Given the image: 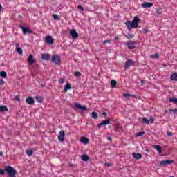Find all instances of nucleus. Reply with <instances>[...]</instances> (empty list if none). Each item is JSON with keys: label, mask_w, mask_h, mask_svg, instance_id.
<instances>
[{"label": "nucleus", "mask_w": 177, "mask_h": 177, "mask_svg": "<svg viewBox=\"0 0 177 177\" xmlns=\"http://www.w3.org/2000/svg\"><path fill=\"white\" fill-rule=\"evenodd\" d=\"M140 21V19L138 17H134L132 22L127 21L125 24L128 27L129 31L132 30V28H138L139 27V22Z\"/></svg>", "instance_id": "nucleus-1"}, {"label": "nucleus", "mask_w": 177, "mask_h": 177, "mask_svg": "<svg viewBox=\"0 0 177 177\" xmlns=\"http://www.w3.org/2000/svg\"><path fill=\"white\" fill-rule=\"evenodd\" d=\"M5 171L7 173L8 177H16L17 175V170L10 165L5 167Z\"/></svg>", "instance_id": "nucleus-2"}, {"label": "nucleus", "mask_w": 177, "mask_h": 177, "mask_svg": "<svg viewBox=\"0 0 177 177\" xmlns=\"http://www.w3.org/2000/svg\"><path fill=\"white\" fill-rule=\"evenodd\" d=\"M51 62H53V63H55V64H60V62H62V58H60V56L55 55L53 56Z\"/></svg>", "instance_id": "nucleus-3"}, {"label": "nucleus", "mask_w": 177, "mask_h": 177, "mask_svg": "<svg viewBox=\"0 0 177 177\" xmlns=\"http://www.w3.org/2000/svg\"><path fill=\"white\" fill-rule=\"evenodd\" d=\"M174 161L172 160H165L160 162V165L162 167H165V165H171V164H174Z\"/></svg>", "instance_id": "nucleus-4"}, {"label": "nucleus", "mask_w": 177, "mask_h": 177, "mask_svg": "<svg viewBox=\"0 0 177 177\" xmlns=\"http://www.w3.org/2000/svg\"><path fill=\"white\" fill-rule=\"evenodd\" d=\"M134 63L135 62L133 60L128 59L124 64L125 68H129V67H131V66H133Z\"/></svg>", "instance_id": "nucleus-5"}, {"label": "nucleus", "mask_w": 177, "mask_h": 177, "mask_svg": "<svg viewBox=\"0 0 177 177\" xmlns=\"http://www.w3.org/2000/svg\"><path fill=\"white\" fill-rule=\"evenodd\" d=\"M55 42V39L52 36H47L46 37V44H48V45H53Z\"/></svg>", "instance_id": "nucleus-6"}, {"label": "nucleus", "mask_w": 177, "mask_h": 177, "mask_svg": "<svg viewBox=\"0 0 177 177\" xmlns=\"http://www.w3.org/2000/svg\"><path fill=\"white\" fill-rule=\"evenodd\" d=\"M109 124H110V120H102V122L100 124H98V125L97 126V128H102V127H104L106 125H109Z\"/></svg>", "instance_id": "nucleus-7"}, {"label": "nucleus", "mask_w": 177, "mask_h": 177, "mask_svg": "<svg viewBox=\"0 0 177 177\" xmlns=\"http://www.w3.org/2000/svg\"><path fill=\"white\" fill-rule=\"evenodd\" d=\"M75 107L76 109H80V110H82V111H85L88 110V108H86V106H82V105L80 104V103H78V102L75 103Z\"/></svg>", "instance_id": "nucleus-8"}, {"label": "nucleus", "mask_w": 177, "mask_h": 177, "mask_svg": "<svg viewBox=\"0 0 177 177\" xmlns=\"http://www.w3.org/2000/svg\"><path fill=\"white\" fill-rule=\"evenodd\" d=\"M20 28L22 30L24 34H31L32 32L30 28L26 26H21Z\"/></svg>", "instance_id": "nucleus-9"}, {"label": "nucleus", "mask_w": 177, "mask_h": 177, "mask_svg": "<svg viewBox=\"0 0 177 177\" xmlns=\"http://www.w3.org/2000/svg\"><path fill=\"white\" fill-rule=\"evenodd\" d=\"M135 41H127L125 45L127 46L128 49H135Z\"/></svg>", "instance_id": "nucleus-10"}, {"label": "nucleus", "mask_w": 177, "mask_h": 177, "mask_svg": "<svg viewBox=\"0 0 177 177\" xmlns=\"http://www.w3.org/2000/svg\"><path fill=\"white\" fill-rule=\"evenodd\" d=\"M50 57H52L50 54L44 53L41 55V59L43 60H46V62H49V60H50Z\"/></svg>", "instance_id": "nucleus-11"}, {"label": "nucleus", "mask_w": 177, "mask_h": 177, "mask_svg": "<svg viewBox=\"0 0 177 177\" xmlns=\"http://www.w3.org/2000/svg\"><path fill=\"white\" fill-rule=\"evenodd\" d=\"M28 62L29 64H30V66H32V64H34V63H35V60L34 59V55H32V54L29 55Z\"/></svg>", "instance_id": "nucleus-12"}, {"label": "nucleus", "mask_w": 177, "mask_h": 177, "mask_svg": "<svg viewBox=\"0 0 177 177\" xmlns=\"http://www.w3.org/2000/svg\"><path fill=\"white\" fill-rule=\"evenodd\" d=\"M26 102L28 104H30V106H32L35 103V100L32 97L26 98Z\"/></svg>", "instance_id": "nucleus-13"}, {"label": "nucleus", "mask_w": 177, "mask_h": 177, "mask_svg": "<svg viewBox=\"0 0 177 177\" xmlns=\"http://www.w3.org/2000/svg\"><path fill=\"white\" fill-rule=\"evenodd\" d=\"M70 35H71V37L74 39L75 38H78L79 35H78V32H77V30H70Z\"/></svg>", "instance_id": "nucleus-14"}, {"label": "nucleus", "mask_w": 177, "mask_h": 177, "mask_svg": "<svg viewBox=\"0 0 177 177\" xmlns=\"http://www.w3.org/2000/svg\"><path fill=\"white\" fill-rule=\"evenodd\" d=\"M115 132H124V130L122 129V127H121V125L120 124H116L115 127Z\"/></svg>", "instance_id": "nucleus-15"}, {"label": "nucleus", "mask_w": 177, "mask_h": 177, "mask_svg": "<svg viewBox=\"0 0 177 177\" xmlns=\"http://www.w3.org/2000/svg\"><path fill=\"white\" fill-rule=\"evenodd\" d=\"M80 142L84 145H88L89 143V139L86 137H82L80 139Z\"/></svg>", "instance_id": "nucleus-16"}, {"label": "nucleus", "mask_w": 177, "mask_h": 177, "mask_svg": "<svg viewBox=\"0 0 177 177\" xmlns=\"http://www.w3.org/2000/svg\"><path fill=\"white\" fill-rule=\"evenodd\" d=\"M151 6H153V3L146 2L142 4V8H144L145 9L147 8H151Z\"/></svg>", "instance_id": "nucleus-17"}, {"label": "nucleus", "mask_w": 177, "mask_h": 177, "mask_svg": "<svg viewBox=\"0 0 177 177\" xmlns=\"http://www.w3.org/2000/svg\"><path fill=\"white\" fill-rule=\"evenodd\" d=\"M15 46L17 47V52L19 53V55H23V50L21 48L19 47V43L15 44Z\"/></svg>", "instance_id": "nucleus-18"}, {"label": "nucleus", "mask_w": 177, "mask_h": 177, "mask_svg": "<svg viewBox=\"0 0 177 177\" xmlns=\"http://www.w3.org/2000/svg\"><path fill=\"white\" fill-rule=\"evenodd\" d=\"M72 88H73V87L71 86V84L68 83L65 85L64 91V92H67V91L72 89Z\"/></svg>", "instance_id": "nucleus-19"}, {"label": "nucleus", "mask_w": 177, "mask_h": 177, "mask_svg": "<svg viewBox=\"0 0 177 177\" xmlns=\"http://www.w3.org/2000/svg\"><path fill=\"white\" fill-rule=\"evenodd\" d=\"M66 136L65 133H60L59 136H58V140L59 142H64V138Z\"/></svg>", "instance_id": "nucleus-20"}, {"label": "nucleus", "mask_w": 177, "mask_h": 177, "mask_svg": "<svg viewBox=\"0 0 177 177\" xmlns=\"http://www.w3.org/2000/svg\"><path fill=\"white\" fill-rule=\"evenodd\" d=\"M153 149L157 150L158 153H162V148L160 145H153Z\"/></svg>", "instance_id": "nucleus-21"}, {"label": "nucleus", "mask_w": 177, "mask_h": 177, "mask_svg": "<svg viewBox=\"0 0 177 177\" xmlns=\"http://www.w3.org/2000/svg\"><path fill=\"white\" fill-rule=\"evenodd\" d=\"M133 157L136 158V160H140L142 158V154L133 153Z\"/></svg>", "instance_id": "nucleus-22"}, {"label": "nucleus", "mask_w": 177, "mask_h": 177, "mask_svg": "<svg viewBox=\"0 0 177 177\" xmlns=\"http://www.w3.org/2000/svg\"><path fill=\"white\" fill-rule=\"evenodd\" d=\"M170 80H171V81H177V73L176 72L171 75Z\"/></svg>", "instance_id": "nucleus-23"}, {"label": "nucleus", "mask_w": 177, "mask_h": 177, "mask_svg": "<svg viewBox=\"0 0 177 177\" xmlns=\"http://www.w3.org/2000/svg\"><path fill=\"white\" fill-rule=\"evenodd\" d=\"M8 106L1 105L0 106V113H3V111H8Z\"/></svg>", "instance_id": "nucleus-24"}, {"label": "nucleus", "mask_w": 177, "mask_h": 177, "mask_svg": "<svg viewBox=\"0 0 177 177\" xmlns=\"http://www.w3.org/2000/svg\"><path fill=\"white\" fill-rule=\"evenodd\" d=\"M160 15H162V10L161 8L156 9L155 16H160Z\"/></svg>", "instance_id": "nucleus-25"}, {"label": "nucleus", "mask_w": 177, "mask_h": 177, "mask_svg": "<svg viewBox=\"0 0 177 177\" xmlns=\"http://www.w3.org/2000/svg\"><path fill=\"white\" fill-rule=\"evenodd\" d=\"M36 101L37 102V103H42L44 102V98L41 96H38L37 95L35 97Z\"/></svg>", "instance_id": "nucleus-26"}, {"label": "nucleus", "mask_w": 177, "mask_h": 177, "mask_svg": "<svg viewBox=\"0 0 177 177\" xmlns=\"http://www.w3.org/2000/svg\"><path fill=\"white\" fill-rule=\"evenodd\" d=\"M91 117L94 120H97V118H99V115H97V113H96L95 111L91 113Z\"/></svg>", "instance_id": "nucleus-27"}, {"label": "nucleus", "mask_w": 177, "mask_h": 177, "mask_svg": "<svg viewBox=\"0 0 177 177\" xmlns=\"http://www.w3.org/2000/svg\"><path fill=\"white\" fill-rule=\"evenodd\" d=\"M82 160L83 161H88L89 160V156L86 154L82 155Z\"/></svg>", "instance_id": "nucleus-28"}, {"label": "nucleus", "mask_w": 177, "mask_h": 177, "mask_svg": "<svg viewBox=\"0 0 177 177\" xmlns=\"http://www.w3.org/2000/svg\"><path fill=\"white\" fill-rule=\"evenodd\" d=\"M169 103H174V104H177V98H169Z\"/></svg>", "instance_id": "nucleus-29"}, {"label": "nucleus", "mask_w": 177, "mask_h": 177, "mask_svg": "<svg viewBox=\"0 0 177 177\" xmlns=\"http://www.w3.org/2000/svg\"><path fill=\"white\" fill-rule=\"evenodd\" d=\"M111 85L112 86V88H115V86H117V81L113 80L111 81Z\"/></svg>", "instance_id": "nucleus-30"}, {"label": "nucleus", "mask_w": 177, "mask_h": 177, "mask_svg": "<svg viewBox=\"0 0 177 177\" xmlns=\"http://www.w3.org/2000/svg\"><path fill=\"white\" fill-rule=\"evenodd\" d=\"M7 75H8L6 74V72H5V71H1L0 73V77H2L3 78H6Z\"/></svg>", "instance_id": "nucleus-31"}, {"label": "nucleus", "mask_w": 177, "mask_h": 177, "mask_svg": "<svg viewBox=\"0 0 177 177\" xmlns=\"http://www.w3.org/2000/svg\"><path fill=\"white\" fill-rule=\"evenodd\" d=\"M142 124H149V120H147V118H142Z\"/></svg>", "instance_id": "nucleus-32"}, {"label": "nucleus", "mask_w": 177, "mask_h": 177, "mask_svg": "<svg viewBox=\"0 0 177 177\" xmlns=\"http://www.w3.org/2000/svg\"><path fill=\"white\" fill-rule=\"evenodd\" d=\"M32 153H34V151L32 150H26V153L27 154V156H32Z\"/></svg>", "instance_id": "nucleus-33"}, {"label": "nucleus", "mask_w": 177, "mask_h": 177, "mask_svg": "<svg viewBox=\"0 0 177 177\" xmlns=\"http://www.w3.org/2000/svg\"><path fill=\"white\" fill-rule=\"evenodd\" d=\"M133 37H135V35L133 34H128L126 35V38L128 39H131V38H133Z\"/></svg>", "instance_id": "nucleus-34"}, {"label": "nucleus", "mask_w": 177, "mask_h": 177, "mask_svg": "<svg viewBox=\"0 0 177 177\" xmlns=\"http://www.w3.org/2000/svg\"><path fill=\"white\" fill-rule=\"evenodd\" d=\"M74 75H75V77H81V75H82V74H81L80 71H76V72H75Z\"/></svg>", "instance_id": "nucleus-35"}, {"label": "nucleus", "mask_w": 177, "mask_h": 177, "mask_svg": "<svg viewBox=\"0 0 177 177\" xmlns=\"http://www.w3.org/2000/svg\"><path fill=\"white\" fill-rule=\"evenodd\" d=\"M149 123L153 124L154 122V118H153V116H151L149 118Z\"/></svg>", "instance_id": "nucleus-36"}, {"label": "nucleus", "mask_w": 177, "mask_h": 177, "mask_svg": "<svg viewBox=\"0 0 177 177\" xmlns=\"http://www.w3.org/2000/svg\"><path fill=\"white\" fill-rule=\"evenodd\" d=\"M53 17L55 20H59V15H56V14H54L53 15Z\"/></svg>", "instance_id": "nucleus-37"}, {"label": "nucleus", "mask_w": 177, "mask_h": 177, "mask_svg": "<svg viewBox=\"0 0 177 177\" xmlns=\"http://www.w3.org/2000/svg\"><path fill=\"white\" fill-rule=\"evenodd\" d=\"M169 113H177V108L174 109H169Z\"/></svg>", "instance_id": "nucleus-38"}, {"label": "nucleus", "mask_w": 177, "mask_h": 177, "mask_svg": "<svg viewBox=\"0 0 177 177\" xmlns=\"http://www.w3.org/2000/svg\"><path fill=\"white\" fill-rule=\"evenodd\" d=\"M160 57V55L157 53H156L155 55H152V58L154 59V58H156V59H158Z\"/></svg>", "instance_id": "nucleus-39"}, {"label": "nucleus", "mask_w": 177, "mask_h": 177, "mask_svg": "<svg viewBox=\"0 0 177 177\" xmlns=\"http://www.w3.org/2000/svg\"><path fill=\"white\" fill-rule=\"evenodd\" d=\"M124 97H131L130 93H124L123 94Z\"/></svg>", "instance_id": "nucleus-40"}, {"label": "nucleus", "mask_w": 177, "mask_h": 177, "mask_svg": "<svg viewBox=\"0 0 177 177\" xmlns=\"http://www.w3.org/2000/svg\"><path fill=\"white\" fill-rule=\"evenodd\" d=\"M5 172H6V171H5V169H4V170L2 169H0V174H1V175H5Z\"/></svg>", "instance_id": "nucleus-41"}, {"label": "nucleus", "mask_w": 177, "mask_h": 177, "mask_svg": "<svg viewBox=\"0 0 177 177\" xmlns=\"http://www.w3.org/2000/svg\"><path fill=\"white\" fill-rule=\"evenodd\" d=\"M142 32L143 34H147V32H149V30L144 28L142 29Z\"/></svg>", "instance_id": "nucleus-42"}, {"label": "nucleus", "mask_w": 177, "mask_h": 177, "mask_svg": "<svg viewBox=\"0 0 177 177\" xmlns=\"http://www.w3.org/2000/svg\"><path fill=\"white\" fill-rule=\"evenodd\" d=\"M15 99V100H17V102H20V96L16 95Z\"/></svg>", "instance_id": "nucleus-43"}, {"label": "nucleus", "mask_w": 177, "mask_h": 177, "mask_svg": "<svg viewBox=\"0 0 177 177\" xmlns=\"http://www.w3.org/2000/svg\"><path fill=\"white\" fill-rule=\"evenodd\" d=\"M77 8H78V9H79L80 10H84V7H82V6H81V5H79V6H77Z\"/></svg>", "instance_id": "nucleus-44"}, {"label": "nucleus", "mask_w": 177, "mask_h": 177, "mask_svg": "<svg viewBox=\"0 0 177 177\" xmlns=\"http://www.w3.org/2000/svg\"><path fill=\"white\" fill-rule=\"evenodd\" d=\"M5 84V81L3 80L0 79V85H4Z\"/></svg>", "instance_id": "nucleus-45"}, {"label": "nucleus", "mask_w": 177, "mask_h": 177, "mask_svg": "<svg viewBox=\"0 0 177 177\" xmlns=\"http://www.w3.org/2000/svg\"><path fill=\"white\" fill-rule=\"evenodd\" d=\"M104 44H111V40H105V41H104Z\"/></svg>", "instance_id": "nucleus-46"}, {"label": "nucleus", "mask_w": 177, "mask_h": 177, "mask_svg": "<svg viewBox=\"0 0 177 177\" xmlns=\"http://www.w3.org/2000/svg\"><path fill=\"white\" fill-rule=\"evenodd\" d=\"M143 133H137L135 135L136 138H139V136H142Z\"/></svg>", "instance_id": "nucleus-47"}, {"label": "nucleus", "mask_w": 177, "mask_h": 177, "mask_svg": "<svg viewBox=\"0 0 177 177\" xmlns=\"http://www.w3.org/2000/svg\"><path fill=\"white\" fill-rule=\"evenodd\" d=\"M64 82V78L59 79V84H63Z\"/></svg>", "instance_id": "nucleus-48"}, {"label": "nucleus", "mask_w": 177, "mask_h": 177, "mask_svg": "<svg viewBox=\"0 0 177 177\" xmlns=\"http://www.w3.org/2000/svg\"><path fill=\"white\" fill-rule=\"evenodd\" d=\"M102 115H104L105 118H107V113L103 112Z\"/></svg>", "instance_id": "nucleus-49"}, {"label": "nucleus", "mask_w": 177, "mask_h": 177, "mask_svg": "<svg viewBox=\"0 0 177 177\" xmlns=\"http://www.w3.org/2000/svg\"><path fill=\"white\" fill-rule=\"evenodd\" d=\"M107 140H109V141L111 142V140H112L111 137H108V138H107Z\"/></svg>", "instance_id": "nucleus-50"}, {"label": "nucleus", "mask_w": 177, "mask_h": 177, "mask_svg": "<svg viewBox=\"0 0 177 177\" xmlns=\"http://www.w3.org/2000/svg\"><path fill=\"white\" fill-rule=\"evenodd\" d=\"M105 166H106V167H110V163L106 162V163H105Z\"/></svg>", "instance_id": "nucleus-51"}, {"label": "nucleus", "mask_w": 177, "mask_h": 177, "mask_svg": "<svg viewBox=\"0 0 177 177\" xmlns=\"http://www.w3.org/2000/svg\"><path fill=\"white\" fill-rule=\"evenodd\" d=\"M66 132L64 131V130H61L60 131H59V133H65Z\"/></svg>", "instance_id": "nucleus-52"}, {"label": "nucleus", "mask_w": 177, "mask_h": 177, "mask_svg": "<svg viewBox=\"0 0 177 177\" xmlns=\"http://www.w3.org/2000/svg\"><path fill=\"white\" fill-rule=\"evenodd\" d=\"M2 156H3V151H1V152H0V157H2Z\"/></svg>", "instance_id": "nucleus-53"}, {"label": "nucleus", "mask_w": 177, "mask_h": 177, "mask_svg": "<svg viewBox=\"0 0 177 177\" xmlns=\"http://www.w3.org/2000/svg\"><path fill=\"white\" fill-rule=\"evenodd\" d=\"M165 114H168V113H169V111L166 110V111H165Z\"/></svg>", "instance_id": "nucleus-54"}, {"label": "nucleus", "mask_w": 177, "mask_h": 177, "mask_svg": "<svg viewBox=\"0 0 177 177\" xmlns=\"http://www.w3.org/2000/svg\"><path fill=\"white\" fill-rule=\"evenodd\" d=\"M168 136H172L174 134L172 133H167Z\"/></svg>", "instance_id": "nucleus-55"}, {"label": "nucleus", "mask_w": 177, "mask_h": 177, "mask_svg": "<svg viewBox=\"0 0 177 177\" xmlns=\"http://www.w3.org/2000/svg\"><path fill=\"white\" fill-rule=\"evenodd\" d=\"M115 41H118V37H115Z\"/></svg>", "instance_id": "nucleus-56"}, {"label": "nucleus", "mask_w": 177, "mask_h": 177, "mask_svg": "<svg viewBox=\"0 0 177 177\" xmlns=\"http://www.w3.org/2000/svg\"><path fill=\"white\" fill-rule=\"evenodd\" d=\"M0 10H2V4H0Z\"/></svg>", "instance_id": "nucleus-57"}, {"label": "nucleus", "mask_w": 177, "mask_h": 177, "mask_svg": "<svg viewBox=\"0 0 177 177\" xmlns=\"http://www.w3.org/2000/svg\"><path fill=\"white\" fill-rule=\"evenodd\" d=\"M138 133H145V132L144 131H140V132H138Z\"/></svg>", "instance_id": "nucleus-58"}, {"label": "nucleus", "mask_w": 177, "mask_h": 177, "mask_svg": "<svg viewBox=\"0 0 177 177\" xmlns=\"http://www.w3.org/2000/svg\"><path fill=\"white\" fill-rule=\"evenodd\" d=\"M147 153H150V150L147 149Z\"/></svg>", "instance_id": "nucleus-59"}, {"label": "nucleus", "mask_w": 177, "mask_h": 177, "mask_svg": "<svg viewBox=\"0 0 177 177\" xmlns=\"http://www.w3.org/2000/svg\"><path fill=\"white\" fill-rule=\"evenodd\" d=\"M145 82L142 80V81H141V84H143Z\"/></svg>", "instance_id": "nucleus-60"}, {"label": "nucleus", "mask_w": 177, "mask_h": 177, "mask_svg": "<svg viewBox=\"0 0 177 177\" xmlns=\"http://www.w3.org/2000/svg\"><path fill=\"white\" fill-rule=\"evenodd\" d=\"M19 17H20V19H21V17H22L21 15H19Z\"/></svg>", "instance_id": "nucleus-61"}, {"label": "nucleus", "mask_w": 177, "mask_h": 177, "mask_svg": "<svg viewBox=\"0 0 177 177\" xmlns=\"http://www.w3.org/2000/svg\"><path fill=\"white\" fill-rule=\"evenodd\" d=\"M54 133H56V131H55Z\"/></svg>", "instance_id": "nucleus-62"}, {"label": "nucleus", "mask_w": 177, "mask_h": 177, "mask_svg": "<svg viewBox=\"0 0 177 177\" xmlns=\"http://www.w3.org/2000/svg\"><path fill=\"white\" fill-rule=\"evenodd\" d=\"M167 133H171V132H167Z\"/></svg>", "instance_id": "nucleus-63"}]
</instances>
